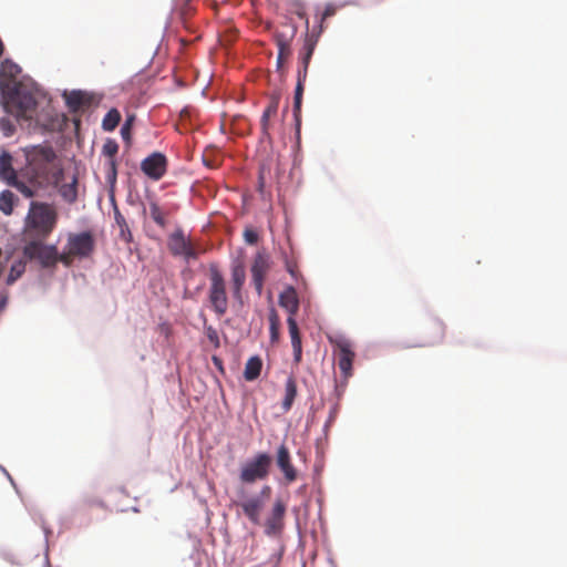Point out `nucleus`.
Instances as JSON below:
<instances>
[{
  "label": "nucleus",
  "instance_id": "6e6d98bb",
  "mask_svg": "<svg viewBox=\"0 0 567 567\" xmlns=\"http://www.w3.org/2000/svg\"><path fill=\"white\" fill-rule=\"evenodd\" d=\"M0 556L2 559H4L6 561H8L9 564L13 565V566H20L21 564L19 563V560L16 558V556L9 551V550H1L0 551Z\"/></svg>",
  "mask_w": 567,
  "mask_h": 567
},
{
  "label": "nucleus",
  "instance_id": "39448f33",
  "mask_svg": "<svg viewBox=\"0 0 567 567\" xmlns=\"http://www.w3.org/2000/svg\"><path fill=\"white\" fill-rule=\"evenodd\" d=\"M95 247V236L90 229L68 235L65 248H69L81 260L90 258L94 254Z\"/></svg>",
  "mask_w": 567,
  "mask_h": 567
},
{
  "label": "nucleus",
  "instance_id": "774afa93",
  "mask_svg": "<svg viewBox=\"0 0 567 567\" xmlns=\"http://www.w3.org/2000/svg\"><path fill=\"white\" fill-rule=\"evenodd\" d=\"M321 472H322V466L321 465H315V467H313V483L317 484V485H319V483H320Z\"/></svg>",
  "mask_w": 567,
  "mask_h": 567
},
{
  "label": "nucleus",
  "instance_id": "6e6552de",
  "mask_svg": "<svg viewBox=\"0 0 567 567\" xmlns=\"http://www.w3.org/2000/svg\"><path fill=\"white\" fill-rule=\"evenodd\" d=\"M22 256L27 261L35 262L43 270L53 271L56 268V264L52 258L40 248L39 239H30L24 243L21 249Z\"/></svg>",
  "mask_w": 567,
  "mask_h": 567
},
{
  "label": "nucleus",
  "instance_id": "864d4df0",
  "mask_svg": "<svg viewBox=\"0 0 567 567\" xmlns=\"http://www.w3.org/2000/svg\"><path fill=\"white\" fill-rule=\"evenodd\" d=\"M284 554H285V546L280 545L278 550H276L275 553H272L270 555L269 560L275 561L274 565L280 567V563L282 560Z\"/></svg>",
  "mask_w": 567,
  "mask_h": 567
},
{
  "label": "nucleus",
  "instance_id": "c85d7f7f",
  "mask_svg": "<svg viewBox=\"0 0 567 567\" xmlns=\"http://www.w3.org/2000/svg\"><path fill=\"white\" fill-rule=\"evenodd\" d=\"M25 267L27 259L23 256L16 259L10 266L8 276L6 278V284L8 286L13 285L24 274Z\"/></svg>",
  "mask_w": 567,
  "mask_h": 567
},
{
  "label": "nucleus",
  "instance_id": "4c0bfd02",
  "mask_svg": "<svg viewBox=\"0 0 567 567\" xmlns=\"http://www.w3.org/2000/svg\"><path fill=\"white\" fill-rule=\"evenodd\" d=\"M339 409H340V404L338 402H333L330 406V410H329V413H328V417L322 426V433H323V439L327 441L328 440V434H329V430H330V426L332 425V423L336 421L337 419V415L339 413Z\"/></svg>",
  "mask_w": 567,
  "mask_h": 567
},
{
  "label": "nucleus",
  "instance_id": "1a4fd4ad",
  "mask_svg": "<svg viewBox=\"0 0 567 567\" xmlns=\"http://www.w3.org/2000/svg\"><path fill=\"white\" fill-rule=\"evenodd\" d=\"M286 511V504L282 499L277 498L271 507L269 516L265 520L264 533L266 536L275 537L281 535L285 528L284 518Z\"/></svg>",
  "mask_w": 567,
  "mask_h": 567
},
{
  "label": "nucleus",
  "instance_id": "338daca9",
  "mask_svg": "<svg viewBox=\"0 0 567 567\" xmlns=\"http://www.w3.org/2000/svg\"><path fill=\"white\" fill-rule=\"evenodd\" d=\"M9 301V296L7 292L0 293V315L7 308Z\"/></svg>",
  "mask_w": 567,
  "mask_h": 567
},
{
  "label": "nucleus",
  "instance_id": "bf43d9fd",
  "mask_svg": "<svg viewBox=\"0 0 567 567\" xmlns=\"http://www.w3.org/2000/svg\"><path fill=\"white\" fill-rule=\"evenodd\" d=\"M271 487L269 485H264L258 494L252 495V497H259L260 501H264L270 496Z\"/></svg>",
  "mask_w": 567,
  "mask_h": 567
},
{
  "label": "nucleus",
  "instance_id": "2f4dec72",
  "mask_svg": "<svg viewBox=\"0 0 567 567\" xmlns=\"http://www.w3.org/2000/svg\"><path fill=\"white\" fill-rule=\"evenodd\" d=\"M136 121L135 113H127L125 121L120 128L121 137L126 146H131L133 143L132 127Z\"/></svg>",
  "mask_w": 567,
  "mask_h": 567
},
{
  "label": "nucleus",
  "instance_id": "cd10ccee",
  "mask_svg": "<svg viewBox=\"0 0 567 567\" xmlns=\"http://www.w3.org/2000/svg\"><path fill=\"white\" fill-rule=\"evenodd\" d=\"M59 194L62 197V199L69 204H73L78 199V175L73 174L71 182L63 184L60 189Z\"/></svg>",
  "mask_w": 567,
  "mask_h": 567
},
{
  "label": "nucleus",
  "instance_id": "8fccbe9b",
  "mask_svg": "<svg viewBox=\"0 0 567 567\" xmlns=\"http://www.w3.org/2000/svg\"><path fill=\"white\" fill-rule=\"evenodd\" d=\"M347 385H348L347 381H343V380L337 381V379H334V388H333V391H332V395L336 399L334 402L339 403V401L342 399Z\"/></svg>",
  "mask_w": 567,
  "mask_h": 567
},
{
  "label": "nucleus",
  "instance_id": "473e14b6",
  "mask_svg": "<svg viewBox=\"0 0 567 567\" xmlns=\"http://www.w3.org/2000/svg\"><path fill=\"white\" fill-rule=\"evenodd\" d=\"M270 266V257L269 255L262 249L258 250L255 255L254 261L250 266V272L252 270H257L258 274H266Z\"/></svg>",
  "mask_w": 567,
  "mask_h": 567
},
{
  "label": "nucleus",
  "instance_id": "72a5a7b5",
  "mask_svg": "<svg viewBox=\"0 0 567 567\" xmlns=\"http://www.w3.org/2000/svg\"><path fill=\"white\" fill-rule=\"evenodd\" d=\"M115 224L120 228L118 237L124 240L125 243H132L133 241V234L128 227V224L121 213V210H116V215H114Z\"/></svg>",
  "mask_w": 567,
  "mask_h": 567
},
{
  "label": "nucleus",
  "instance_id": "393cba45",
  "mask_svg": "<svg viewBox=\"0 0 567 567\" xmlns=\"http://www.w3.org/2000/svg\"><path fill=\"white\" fill-rule=\"evenodd\" d=\"M19 202L18 196L10 189H3L0 192V212L10 216Z\"/></svg>",
  "mask_w": 567,
  "mask_h": 567
},
{
  "label": "nucleus",
  "instance_id": "dca6fc26",
  "mask_svg": "<svg viewBox=\"0 0 567 567\" xmlns=\"http://www.w3.org/2000/svg\"><path fill=\"white\" fill-rule=\"evenodd\" d=\"M11 176L17 177L16 168L13 166V156L8 150L2 148L0 151V179L4 184H8V182H11Z\"/></svg>",
  "mask_w": 567,
  "mask_h": 567
},
{
  "label": "nucleus",
  "instance_id": "9b49d317",
  "mask_svg": "<svg viewBox=\"0 0 567 567\" xmlns=\"http://www.w3.org/2000/svg\"><path fill=\"white\" fill-rule=\"evenodd\" d=\"M275 462L276 466L282 473L285 480L288 483H292L293 481H296L298 476V471L296 470L291 462L290 451L285 443H281L277 447Z\"/></svg>",
  "mask_w": 567,
  "mask_h": 567
},
{
  "label": "nucleus",
  "instance_id": "603ef678",
  "mask_svg": "<svg viewBox=\"0 0 567 567\" xmlns=\"http://www.w3.org/2000/svg\"><path fill=\"white\" fill-rule=\"evenodd\" d=\"M205 288V281H202L200 284H198L195 288H194V291H190L188 288H185L184 291H183V298L184 299H195V297L197 295H199Z\"/></svg>",
  "mask_w": 567,
  "mask_h": 567
},
{
  "label": "nucleus",
  "instance_id": "49530a36",
  "mask_svg": "<svg viewBox=\"0 0 567 567\" xmlns=\"http://www.w3.org/2000/svg\"><path fill=\"white\" fill-rule=\"evenodd\" d=\"M0 131L2 132L3 136L10 137L16 132V125L7 116H1L0 117Z\"/></svg>",
  "mask_w": 567,
  "mask_h": 567
},
{
  "label": "nucleus",
  "instance_id": "412c9836",
  "mask_svg": "<svg viewBox=\"0 0 567 567\" xmlns=\"http://www.w3.org/2000/svg\"><path fill=\"white\" fill-rule=\"evenodd\" d=\"M117 174H118V172L115 171L114 163L111 162L110 169H107L106 174H105V181L107 184L109 202L112 206L114 215H116V210H120L116 199H115V187H116V182H117Z\"/></svg>",
  "mask_w": 567,
  "mask_h": 567
},
{
  "label": "nucleus",
  "instance_id": "79ce46f5",
  "mask_svg": "<svg viewBox=\"0 0 567 567\" xmlns=\"http://www.w3.org/2000/svg\"><path fill=\"white\" fill-rule=\"evenodd\" d=\"M278 110V100H272L268 106L264 110L260 118L262 131L266 132L268 128V121L271 115H275Z\"/></svg>",
  "mask_w": 567,
  "mask_h": 567
},
{
  "label": "nucleus",
  "instance_id": "58836bf2",
  "mask_svg": "<svg viewBox=\"0 0 567 567\" xmlns=\"http://www.w3.org/2000/svg\"><path fill=\"white\" fill-rule=\"evenodd\" d=\"M38 239L40 240V248H42L52 258V260L58 265L62 257L59 251L58 244L56 243H52V244L44 243L43 240L45 238H42V235H40V238H38Z\"/></svg>",
  "mask_w": 567,
  "mask_h": 567
},
{
  "label": "nucleus",
  "instance_id": "2eb2a0df",
  "mask_svg": "<svg viewBox=\"0 0 567 567\" xmlns=\"http://www.w3.org/2000/svg\"><path fill=\"white\" fill-rule=\"evenodd\" d=\"M25 161L29 163L30 152L35 151V157L41 164H50L55 161L56 154L52 145L47 144L45 142L42 144L29 145L22 148Z\"/></svg>",
  "mask_w": 567,
  "mask_h": 567
},
{
  "label": "nucleus",
  "instance_id": "0e129e2a",
  "mask_svg": "<svg viewBox=\"0 0 567 567\" xmlns=\"http://www.w3.org/2000/svg\"><path fill=\"white\" fill-rule=\"evenodd\" d=\"M341 377L343 381H347L353 375V364L343 370H340Z\"/></svg>",
  "mask_w": 567,
  "mask_h": 567
},
{
  "label": "nucleus",
  "instance_id": "6ab92c4d",
  "mask_svg": "<svg viewBox=\"0 0 567 567\" xmlns=\"http://www.w3.org/2000/svg\"><path fill=\"white\" fill-rule=\"evenodd\" d=\"M83 89H73L70 92L64 90L62 92L64 104L71 114L78 113L79 110L83 106Z\"/></svg>",
  "mask_w": 567,
  "mask_h": 567
},
{
  "label": "nucleus",
  "instance_id": "4d7b16f0",
  "mask_svg": "<svg viewBox=\"0 0 567 567\" xmlns=\"http://www.w3.org/2000/svg\"><path fill=\"white\" fill-rule=\"evenodd\" d=\"M179 256L183 257L186 262L198 258V254L192 247H188L184 254H181Z\"/></svg>",
  "mask_w": 567,
  "mask_h": 567
},
{
  "label": "nucleus",
  "instance_id": "37998d69",
  "mask_svg": "<svg viewBox=\"0 0 567 567\" xmlns=\"http://www.w3.org/2000/svg\"><path fill=\"white\" fill-rule=\"evenodd\" d=\"M281 258L285 265V269L289 274L291 279H293L295 281H299L300 279L305 281L301 275L297 271L296 267L291 264L289 256L285 250L281 251Z\"/></svg>",
  "mask_w": 567,
  "mask_h": 567
},
{
  "label": "nucleus",
  "instance_id": "c03bdc74",
  "mask_svg": "<svg viewBox=\"0 0 567 567\" xmlns=\"http://www.w3.org/2000/svg\"><path fill=\"white\" fill-rule=\"evenodd\" d=\"M40 524L42 532L44 534V543H45V553H44V564L43 567H50L49 559V536L52 534V529L45 524V520L42 516H40Z\"/></svg>",
  "mask_w": 567,
  "mask_h": 567
},
{
  "label": "nucleus",
  "instance_id": "bb28decb",
  "mask_svg": "<svg viewBox=\"0 0 567 567\" xmlns=\"http://www.w3.org/2000/svg\"><path fill=\"white\" fill-rule=\"evenodd\" d=\"M297 30H298L297 24L291 23V33H290L289 38H287L286 34L281 33V32L275 33L274 38H275V42H276V45L278 49L277 56H284V54L286 52L290 53V41H291V39L295 38Z\"/></svg>",
  "mask_w": 567,
  "mask_h": 567
},
{
  "label": "nucleus",
  "instance_id": "f704fd0d",
  "mask_svg": "<svg viewBox=\"0 0 567 567\" xmlns=\"http://www.w3.org/2000/svg\"><path fill=\"white\" fill-rule=\"evenodd\" d=\"M11 182H8V186L16 188L24 198H32L35 194L34 189L28 185L25 182L21 181L17 177L10 178Z\"/></svg>",
  "mask_w": 567,
  "mask_h": 567
},
{
  "label": "nucleus",
  "instance_id": "a211bd4d",
  "mask_svg": "<svg viewBox=\"0 0 567 567\" xmlns=\"http://www.w3.org/2000/svg\"><path fill=\"white\" fill-rule=\"evenodd\" d=\"M169 250L174 256H179L190 247L189 241L186 239L184 230L177 227L171 235L168 240Z\"/></svg>",
  "mask_w": 567,
  "mask_h": 567
},
{
  "label": "nucleus",
  "instance_id": "4be33fe9",
  "mask_svg": "<svg viewBox=\"0 0 567 567\" xmlns=\"http://www.w3.org/2000/svg\"><path fill=\"white\" fill-rule=\"evenodd\" d=\"M22 72V68L11 58H6L0 63V81H14Z\"/></svg>",
  "mask_w": 567,
  "mask_h": 567
},
{
  "label": "nucleus",
  "instance_id": "09e8293b",
  "mask_svg": "<svg viewBox=\"0 0 567 567\" xmlns=\"http://www.w3.org/2000/svg\"><path fill=\"white\" fill-rule=\"evenodd\" d=\"M251 274V284L258 296L262 293L264 290V274H258L257 270H252Z\"/></svg>",
  "mask_w": 567,
  "mask_h": 567
},
{
  "label": "nucleus",
  "instance_id": "ddd939ff",
  "mask_svg": "<svg viewBox=\"0 0 567 567\" xmlns=\"http://www.w3.org/2000/svg\"><path fill=\"white\" fill-rule=\"evenodd\" d=\"M303 92H305V84L300 82H296L295 91H293V103H292V116L295 122V135L298 141V144L300 143V136H301V107H302V101H303Z\"/></svg>",
  "mask_w": 567,
  "mask_h": 567
},
{
  "label": "nucleus",
  "instance_id": "5fc2aeb1",
  "mask_svg": "<svg viewBox=\"0 0 567 567\" xmlns=\"http://www.w3.org/2000/svg\"><path fill=\"white\" fill-rule=\"evenodd\" d=\"M308 69H309V65L298 64L296 82H300L303 84L306 83L307 75H308Z\"/></svg>",
  "mask_w": 567,
  "mask_h": 567
},
{
  "label": "nucleus",
  "instance_id": "b1692460",
  "mask_svg": "<svg viewBox=\"0 0 567 567\" xmlns=\"http://www.w3.org/2000/svg\"><path fill=\"white\" fill-rule=\"evenodd\" d=\"M433 328L435 330V333L434 336L426 340V341H423L421 343H416V344H402V348H412V347H429V346H434L436 343H440L443 338H444V333H445V326L443 323L442 320L435 318L433 320Z\"/></svg>",
  "mask_w": 567,
  "mask_h": 567
},
{
  "label": "nucleus",
  "instance_id": "aec40b11",
  "mask_svg": "<svg viewBox=\"0 0 567 567\" xmlns=\"http://www.w3.org/2000/svg\"><path fill=\"white\" fill-rule=\"evenodd\" d=\"M297 395V382L292 375H289L285 382V395L281 400V409L285 413L291 410Z\"/></svg>",
  "mask_w": 567,
  "mask_h": 567
},
{
  "label": "nucleus",
  "instance_id": "f03ea898",
  "mask_svg": "<svg viewBox=\"0 0 567 567\" xmlns=\"http://www.w3.org/2000/svg\"><path fill=\"white\" fill-rule=\"evenodd\" d=\"M56 220L58 215L49 203L31 200L24 218V227L38 230L42 238H47L55 227Z\"/></svg>",
  "mask_w": 567,
  "mask_h": 567
},
{
  "label": "nucleus",
  "instance_id": "c756f323",
  "mask_svg": "<svg viewBox=\"0 0 567 567\" xmlns=\"http://www.w3.org/2000/svg\"><path fill=\"white\" fill-rule=\"evenodd\" d=\"M268 320H269L270 342H272V343L278 342L280 339L279 330H280L281 322H280V318H279L277 310L272 306L269 308Z\"/></svg>",
  "mask_w": 567,
  "mask_h": 567
},
{
  "label": "nucleus",
  "instance_id": "69168bd1",
  "mask_svg": "<svg viewBox=\"0 0 567 567\" xmlns=\"http://www.w3.org/2000/svg\"><path fill=\"white\" fill-rule=\"evenodd\" d=\"M0 472L8 478V481L10 482V484L16 488V491H18V487H17V484L13 480V477L11 476V474L7 471V468L0 464Z\"/></svg>",
  "mask_w": 567,
  "mask_h": 567
},
{
  "label": "nucleus",
  "instance_id": "20e7f679",
  "mask_svg": "<svg viewBox=\"0 0 567 567\" xmlns=\"http://www.w3.org/2000/svg\"><path fill=\"white\" fill-rule=\"evenodd\" d=\"M209 280L208 301L215 315L220 317L228 309V296L226 280L216 264L209 265Z\"/></svg>",
  "mask_w": 567,
  "mask_h": 567
},
{
  "label": "nucleus",
  "instance_id": "de8ad7c7",
  "mask_svg": "<svg viewBox=\"0 0 567 567\" xmlns=\"http://www.w3.org/2000/svg\"><path fill=\"white\" fill-rule=\"evenodd\" d=\"M205 336L215 349L220 347V340L217 330L210 324L204 329Z\"/></svg>",
  "mask_w": 567,
  "mask_h": 567
},
{
  "label": "nucleus",
  "instance_id": "4468645a",
  "mask_svg": "<svg viewBox=\"0 0 567 567\" xmlns=\"http://www.w3.org/2000/svg\"><path fill=\"white\" fill-rule=\"evenodd\" d=\"M241 507L244 515L249 519V522L254 525L260 524V513L264 509V501H260L259 497H248L238 503Z\"/></svg>",
  "mask_w": 567,
  "mask_h": 567
},
{
  "label": "nucleus",
  "instance_id": "ea45409f",
  "mask_svg": "<svg viewBox=\"0 0 567 567\" xmlns=\"http://www.w3.org/2000/svg\"><path fill=\"white\" fill-rule=\"evenodd\" d=\"M104 97L103 93L84 90L83 106L96 107L101 104Z\"/></svg>",
  "mask_w": 567,
  "mask_h": 567
},
{
  "label": "nucleus",
  "instance_id": "680f3d73",
  "mask_svg": "<svg viewBox=\"0 0 567 567\" xmlns=\"http://www.w3.org/2000/svg\"><path fill=\"white\" fill-rule=\"evenodd\" d=\"M336 6L331 2L327 3L322 13V19L327 17H331L336 13Z\"/></svg>",
  "mask_w": 567,
  "mask_h": 567
},
{
  "label": "nucleus",
  "instance_id": "f8f14e48",
  "mask_svg": "<svg viewBox=\"0 0 567 567\" xmlns=\"http://www.w3.org/2000/svg\"><path fill=\"white\" fill-rule=\"evenodd\" d=\"M278 305L287 313V320L296 319L300 307V299L297 289L292 285H287L278 295Z\"/></svg>",
  "mask_w": 567,
  "mask_h": 567
},
{
  "label": "nucleus",
  "instance_id": "f3484780",
  "mask_svg": "<svg viewBox=\"0 0 567 567\" xmlns=\"http://www.w3.org/2000/svg\"><path fill=\"white\" fill-rule=\"evenodd\" d=\"M261 369V357L259 354H252L247 359L245 363L243 377L247 382H254L260 377Z\"/></svg>",
  "mask_w": 567,
  "mask_h": 567
},
{
  "label": "nucleus",
  "instance_id": "a18cd8bd",
  "mask_svg": "<svg viewBox=\"0 0 567 567\" xmlns=\"http://www.w3.org/2000/svg\"><path fill=\"white\" fill-rule=\"evenodd\" d=\"M243 237L247 245L254 246L258 243L259 234L254 227L246 226L243 231Z\"/></svg>",
  "mask_w": 567,
  "mask_h": 567
},
{
  "label": "nucleus",
  "instance_id": "9d476101",
  "mask_svg": "<svg viewBox=\"0 0 567 567\" xmlns=\"http://www.w3.org/2000/svg\"><path fill=\"white\" fill-rule=\"evenodd\" d=\"M329 341L338 352L339 370L351 367L355 358V352L352 349L350 340L344 334L338 333L333 337H329Z\"/></svg>",
  "mask_w": 567,
  "mask_h": 567
},
{
  "label": "nucleus",
  "instance_id": "e2e57ef3",
  "mask_svg": "<svg viewBox=\"0 0 567 567\" xmlns=\"http://www.w3.org/2000/svg\"><path fill=\"white\" fill-rule=\"evenodd\" d=\"M85 503L90 506H97L100 508H105L106 507V504L103 499L101 498H87L85 501Z\"/></svg>",
  "mask_w": 567,
  "mask_h": 567
},
{
  "label": "nucleus",
  "instance_id": "7c9ffc66",
  "mask_svg": "<svg viewBox=\"0 0 567 567\" xmlns=\"http://www.w3.org/2000/svg\"><path fill=\"white\" fill-rule=\"evenodd\" d=\"M121 121V113L116 107H111L103 116L101 127L104 132H113Z\"/></svg>",
  "mask_w": 567,
  "mask_h": 567
},
{
  "label": "nucleus",
  "instance_id": "13d9d810",
  "mask_svg": "<svg viewBox=\"0 0 567 567\" xmlns=\"http://www.w3.org/2000/svg\"><path fill=\"white\" fill-rule=\"evenodd\" d=\"M212 362L214 364V367L218 370V372L220 374H225L226 371H225V367H224V362H223V359L216 354L212 355Z\"/></svg>",
  "mask_w": 567,
  "mask_h": 567
},
{
  "label": "nucleus",
  "instance_id": "e433bc0d",
  "mask_svg": "<svg viewBox=\"0 0 567 567\" xmlns=\"http://www.w3.org/2000/svg\"><path fill=\"white\" fill-rule=\"evenodd\" d=\"M286 321H287V326H288V332L290 336L292 350L293 349H302V342H301V338H300L299 331H298L297 319H290V320H286Z\"/></svg>",
  "mask_w": 567,
  "mask_h": 567
},
{
  "label": "nucleus",
  "instance_id": "423d86ee",
  "mask_svg": "<svg viewBox=\"0 0 567 567\" xmlns=\"http://www.w3.org/2000/svg\"><path fill=\"white\" fill-rule=\"evenodd\" d=\"M295 4L297 6V10H296L297 16L300 19H305V24H306V33H305V38H303V44L299 51L298 64L309 65L311 62L313 52L316 50L319 37H320V31L317 34H315V33L309 34V20L303 10V4L299 0L296 1Z\"/></svg>",
  "mask_w": 567,
  "mask_h": 567
},
{
  "label": "nucleus",
  "instance_id": "3c124183",
  "mask_svg": "<svg viewBox=\"0 0 567 567\" xmlns=\"http://www.w3.org/2000/svg\"><path fill=\"white\" fill-rule=\"evenodd\" d=\"M126 203L131 206H142L143 214L146 213L145 205L142 203L140 194L137 192L128 190L126 196Z\"/></svg>",
  "mask_w": 567,
  "mask_h": 567
},
{
  "label": "nucleus",
  "instance_id": "f257e3e1",
  "mask_svg": "<svg viewBox=\"0 0 567 567\" xmlns=\"http://www.w3.org/2000/svg\"><path fill=\"white\" fill-rule=\"evenodd\" d=\"M22 80L27 86H22L18 81H0V105L4 113H10L11 107L19 111H32L38 107L33 91H38L39 84L29 75H23Z\"/></svg>",
  "mask_w": 567,
  "mask_h": 567
},
{
  "label": "nucleus",
  "instance_id": "5701e85b",
  "mask_svg": "<svg viewBox=\"0 0 567 567\" xmlns=\"http://www.w3.org/2000/svg\"><path fill=\"white\" fill-rule=\"evenodd\" d=\"M118 148H120V145L115 138H113V137L105 138L103 146H102L101 154L103 156L107 157V159L105 162L106 171L110 169L111 162L114 163L115 171H117L116 154L118 152Z\"/></svg>",
  "mask_w": 567,
  "mask_h": 567
},
{
  "label": "nucleus",
  "instance_id": "052dcab7",
  "mask_svg": "<svg viewBox=\"0 0 567 567\" xmlns=\"http://www.w3.org/2000/svg\"><path fill=\"white\" fill-rule=\"evenodd\" d=\"M231 293H233L234 300L238 305L243 306L244 305L243 288H231Z\"/></svg>",
  "mask_w": 567,
  "mask_h": 567
},
{
  "label": "nucleus",
  "instance_id": "c9c22d12",
  "mask_svg": "<svg viewBox=\"0 0 567 567\" xmlns=\"http://www.w3.org/2000/svg\"><path fill=\"white\" fill-rule=\"evenodd\" d=\"M286 321H287V326H288V332L290 336L292 350L293 349H302V342H301V338H300L299 331H298L297 319H290V320H286Z\"/></svg>",
  "mask_w": 567,
  "mask_h": 567
},
{
  "label": "nucleus",
  "instance_id": "7ed1b4c3",
  "mask_svg": "<svg viewBox=\"0 0 567 567\" xmlns=\"http://www.w3.org/2000/svg\"><path fill=\"white\" fill-rule=\"evenodd\" d=\"M274 458L265 451L257 452L247 458L240 466L239 480L244 484H254L257 481L266 480L269 476Z\"/></svg>",
  "mask_w": 567,
  "mask_h": 567
},
{
  "label": "nucleus",
  "instance_id": "a19ab883",
  "mask_svg": "<svg viewBox=\"0 0 567 567\" xmlns=\"http://www.w3.org/2000/svg\"><path fill=\"white\" fill-rule=\"evenodd\" d=\"M150 215L156 225H158L159 227H165V225H166L165 216H164L161 207L158 206V204L154 200H152L150 203Z\"/></svg>",
  "mask_w": 567,
  "mask_h": 567
},
{
  "label": "nucleus",
  "instance_id": "a878e982",
  "mask_svg": "<svg viewBox=\"0 0 567 567\" xmlns=\"http://www.w3.org/2000/svg\"><path fill=\"white\" fill-rule=\"evenodd\" d=\"M231 288H243L246 281V268L244 262L236 259L230 266Z\"/></svg>",
  "mask_w": 567,
  "mask_h": 567
},
{
  "label": "nucleus",
  "instance_id": "0eeeda50",
  "mask_svg": "<svg viewBox=\"0 0 567 567\" xmlns=\"http://www.w3.org/2000/svg\"><path fill=\"white\" fill-rule=\"evenodd\" d=\"M168 159L161 151H153L141 161L142 173L152 181H159L167 172Z\"/></svg>",
  "mask_w": 567,
  "mask_h": 567
}]
</instances>
